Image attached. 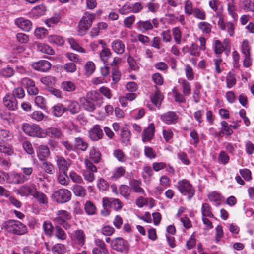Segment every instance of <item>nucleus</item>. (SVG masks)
<instances>
[{
	"instance_id": "f257e3e1",
	"label": "nucleus",
	"mask_w": 254,
	"mask_h": 254,
	"mask_svg": "<svg viewBox=\"0 0 254 254\" xmlns=\"http://www.w3.org/2000/svg\"><path fill=\"white\" fill-rule=\"evenodd\" d=\"M2 228L7 232L16 235H23L28 232L27 226L21 222L15 220H9L5 222Z\"/></svg>"
},
{
	"instance_id": "f03ea898",
	"label": "nucleus",
	"mask_w": 254,
	"mask_h": 254,
	"mask_svg": "<svg viewBox=\"0 0 254 254\" xmlns=\"http://www.w3.org/2000/svg\"><path fill=\"white\" fill-rule=\"evenodd\" d=\"M95 18V15L94 14L85 13L79 22L77 27L78 35H84L91 26Z\"/></svg>"
},
{
	"instance_id": "7ed1b4c3",
	"label": "nucleus",
	"mask_w": 254,
	"mask_h": 254,
	"mask_svg": "<svg viewBox=\"0 0 254 254\" xmlns=\"http://www.w3.org/2000/svg\"><path fill=\"white\" fill-rule=\"evenodd\" d=\"M71 215L69 212L64 210H60L55 212L53 221L67 230L70 227V225L68 222L71 219Z\"/></svg>"
},
{
	"instance_id": "20e7f679",
	"label": "nucleus",
	"mask_w": 254,
	"mask_h": 254,
	"mask_svg": "<svg viewBox=\"0 0 254 254\" xmlns=\"http://www.w3.org/2000/svg\"><path fill=\"white\" fill-rule=\"evenodd\" d=\"M177 187L180 192L187 196L190 200L195 194V189L190 182L186 179H182L178 182Z\"/></svg>"
},
{
	"instance_id": "39448f33",
	"label": "nucleus",
	"mask_w": 254,
	"mask_h": 254,
	"mask_svg": "<svg viewBox=\"0 0 254 254\" xmlns=\"http://www.w3.org/2000/svg\"><path fill=\"white\" fill-rule=\"evenodd\" d=\"M22 129L27 135L38 138H45L44 129L37 124L25 123L22 126Z\"/></svg>"
},
{
	"instance_id": "423d86ee",
	"label": "nucleus",
	"mask_w": 254,
	"mask_h": 254,
	"mask_svg": "<svg viewBox=\"0 0 254 254\" xmlns=\"http://www.w3.org/2000/svg\"><path fill=\"white\" fill-rule=\"evenodd\" d=\"M52 197L57 202L64 203L71 199V193L67 189H61L54 191L52 194Z\"/></svg>"
},
{
	"instance_id": "0eeeda50",
	"label": "nucleus",
	"mask_w": 254,
	"mask_h": 254,
	"mask_svg": "<svg viewBox=\"0 0 254 254\" xmlns=\"http://www.w3.org/2000/svg\"><path fill=\"white\" fill-rule=\"evenodd\" d=\"M111 246L115 250L124 252L127 251L128 245L127 241L121 237H117L111 241Z\"/></svg>"
},
{
	"instance_id": "6e6552de",
	"label": "nucleus",
	"mask_w": 254,
	"mask_h": 254,
	"mask_svg": "<svg viewBox=\"0 0 254 254\" xmlns=\"http://www.w3.org/2000/svg\"><path fill=\"white\" fill-rule=\"evenodd\" d=\"M36 190L34 184H25L19 187L15 192L21 196H33Z\"/></svg>"
},
{
	"instance_id": "1a4fd4ad",
	"label": "nucleus",
	"mask_w": 254,
	"mask_h": 254,
	"mask_svg": "<svg viewBox=\"0 0 254 254\" xmlns=\"http://www.w3.org/2000/svg\"><path fill=\"white\" fill-rule=\"evenodd\" d=\"M218 25L221 30L227 31L231 37H233L234 35L235 28L233 23L231 22L225 23L223 17L220 16L218 21Z\"/></svg>"
},
{
	"instance_id": "9d476101",
	"label": "nucleus",
	"mask_w": 254,
	"mask_h": 254,
	"mask_svg": "<svg viewBox=\"0 0 254 254\" xmlns=\"http://www.w3.org/2000/svg\"><path fill=\"white\" fill-rule=\"evenodd\" d=\"M55 161L58 166L59 171H67L71 165L70 160H66L64 157L57 155Z\"/></svg>"
},
{
	"instance_id": "9b49d317",
	"label": "nucleus",
	"mask_w": 254,
	"mask_h": 254,
	"mask_svg": "<svg viewBox=\"0 0 254 254\" xmlns=\"http://www.w3.org/2000/svg\"><path fill=\"white\" fill-rule=\"evenodd\" d=\"M31 66L34 69L41 71L47 72L51 67V63L46 60H40L32 64Z\"/></svg>"
},
{
	"instance_id": "f8f14e48",
	"label": "nucleus",
	"mask_w": 254,
	"mask_h": 254,
	"mask_svg": "<svg viewBox=\"0 0 254 254\" xmlns=\"http://www.w3.org/2000/svg\"><path fill=\"white\" fill-rule=\"evenodd\" d=\"M150 99L152 104H147L146 106L150 110H154V106L159 107L163 100V95L161 92L156 90L155 93L150 96Z\"/></svg>"
},
{
	"instance_id": "ddd939ff",
	"label": "nucleus",
	"mask_w": 254,
	"mask_h": 254,
	"mask_svg": "<svg viewBox=\"0 0 254 254\" xmlns=\"http://www.w3.org/2000/svg\"><path fill=\"white\" fill-rule=\"evenodd\" d=\"M4 106L10 110H15L17 109V102L16 98L9 95H6L3 99Z\"/></svg>"
},
{
	"instance_id": "4468645a",
	"label": "nucleus",
	"mask_w": 254,
	"mask_h": 254,
	"mask_svg": "<svg viewBox=\"0 0 254 254\" xmlns=\"http://www.w3.org/2000/svg\"><path fill=\"white\" fill-rule=\"evenodd\" d=\"M7 181L9 183L13 184H22L25 182L21 173L15 172L8 174Z\"/></svg>"
},
{
	"instance_id": "2eb2a0df",
	"label": "nucleus",
	"mask_w": 254,
	"mask_h": 254,
	"mask_svg": "<svg viewBox=\"0 0 254 254\" xmlns=\"http://www.w3.org/2000/svg\"><path fill=\"white\" fill-rule=\"evenodd\" d=\"M15 23L19 28L26 32L29 31L32 28L31 22L22 17L16 19Z\"/></svg>"
},
{
	"instance_id": "dca6fc26",
	"label": "nucleus",
	"mask_w": 254,
	"mask_h": 254,
	"mask_svg": "<svg viewBox=\"0 0 254 254\" xmlns=\"http://www.w3.org/2000/svg\"><path fill=\"white\" fill-rule=\"evenodd\" d=\"M85 238L86 236L84 231L81 229L74 231L72 235V238L75 243L81 246L84 244Z\"/></svg>"
},
{
	"instance_id": "f3484780",
	"label": "nucleus",
	"mask_w": 254,
	"mask_h": 254,
	"mask_svg": "<svg viewBox=\"0 0 254 254\" xmlns=\"http://www.w3.org/2000/svg\"><path fill=\"white\" fill-rule=\"evenodd\" d=\"M103 131L99 125H95L89 131V137L93 141H97L103 136Z\"/></svg>"
},
{
	"instance_id": "a211bd4d",
	"label": "nucleus",
	"mask_w": 254,
	"mask_h": 254,
	"mask_svg": "<svg viewBox=\"0 0 254 254\" xmlns=\"http://www.w3.org/2000/svg\"><path fill=\"white\" fill-rule=\"evenodd\" d=\"M45 137L48 136L51 138H60L62 135L61 130L59 128L52 127L44 130Z\"/></svg>"
},
{
	"instance_id": "6ab92c4d",
	"label": "nucleus",
	"mask_w": 254,
	"mask_h": 254,
	"mask_svg": "<svg viewBox=\"0 0 254 254\" xmlns=\"http://www.w3.org/2000/svg\"><path fill=\"white\" fill-rule=\"evenodd\" d=\"M177 119V115L173 112H168L161 116V119L167 124L176 123Z\"/></svg>"
},
{
	"instance_id": "aec40b11",
	"label": "nucleus",
	"mask_w": 254,
	"mask_h": 254,
	"mask_svg": "<svg viewBox=\"0 0 254 254\" xmlns=\"http://www.w3.org/2000/svg\"><path fill=\"white\" fill-rule=\"evenodd\" d=\"M37 157L40 160H45L50 154V150L46 145H40L37 150Z\"/></svg>"
},
{
	"instance_id": "412c9836",
	"label": "nucleus",
	"mask_w": 254,
	"mask_h": 254,
	"mask_svg": "<svg viewBox=\"0 0 254 254\" xmlns=\"http://www.w3.org/2000/svg\"><path fill=\"white\" fill-rule=\"evenodd\" d=\"M112 50L117 54H122L125 51V45L124 43L119 39L114 40L111 43Z\"/></svg>"
},
{
	"instance_id": "4be33fe9",
	"label": "nucleus",
	"mask_w": 254,
	"mask_h": 254,
	"mask_svg": "<svg viewBox=\"0 0 254 254\" xmlns=\"http://www.w3.org/2000/svg\"><path fill=\"white\" fill-rule=\"evenodd\" d=\"M155 126L153 123H151L148 127L144 130V142L150 140L154 136Z\"/></svg>"
},
{
	"instance_id": "5701e85b",
	"label": "nucleus",
	"mask_w": 254,
	"mask_h": 254,
	"mask_svg": "<svg viewBox=\"0 0 254 254\" xmlns=\"http://www.w3.org/2000/svg\"><path fill=\"white\" fill-rule=\"evenodd\" d=\"M221 124L222 127L218 133V135L219 136H221L222 134H226L229 136L233 133V130L231 128V125H229L225 121H222L221 122Z\"/></svg>"
},
{
	"instance_id": "b1692460",
	"label": "nucleus",
	"mask_w": 254,
	"mask_h": 254,
	"mask_svg": "<svg viewBox=\"0 0 254 254\" xmlns=\"http://www.w3.org/2000/svg\"><path fill=\"white\" fill-rule=\"evenodd\" d=\"M79 102L83 107L89 112H92L95 109L94 103L87 100L85 97L80 98Z\"/></svg>"
},
{
	"instance_id": "393cba45",
	"label": "nucleus",
	"mask_w": 254,
	"mask_h": 254,
	"mask_svg": "<svg viewBox=\"0 0 254 254\" xmlns=\"http://www.w3.org/2000/svg\"><path fill=\"white\" fill-rule=\"evenodd\" d=\"M52 109L53 115L55 117H59L66 111V108L62 104L58 103L54 106Z\"/></svg>"
},
{
	"instance_id": "a878e982",
	"label": "nucleus",
	"mask_w": 254,
	"mask_h": 254,
	"mask_svg": "<svg viewBox=\"0 0 254 254\" xmlns=\"http://www.w3.org/2000/svg\"><path fill=\"white\" fill-rule=\"evenodd\" d=\"M178 82L182 85L183 94L185 96L190 95L191 93L190 84L183 78L179 79Z\"/></svg>"
},
{
	"instance_id": "bb28decb",
	"label": "nucleus",
	"mask_w": 254,
	"mask_h": 254,
	"mask_svg": "<svg viewBox=\"0 0 254 254\" xmlns=\"http://www.w3.org/2000/svg\"><path fill=\"white\" fill-rule=\"evenodd\" d=\"M33 196L39 203L42 204H47L48 203V199L46 194L42 192L37 191V189L34 194H33Z\"/></svg>"
},
{
	"instance_id": "cd10ccee",
	"label": "nucleus",
	"mask_w": 254,
	"mask_h": 254,
	"mask_svg": "<svg viewBox=\"0 0 254 254\" xmlns=\"http://www.w3.org/2000/svg\"><path fill=\"white\" fill-rule=\"evenodd\" d=\"M101 157V153L97 149L93 148L89 153V158L94 163H97L100 162Z\"/></svg>"
},
{
	"instance_id": "c85d7f7f",
	"label": "nucleus",
	"mask_w": 254,
	"mask_h": 254,
	"mask_svg": "<svg viewBox=\"0 0 254 254\" xmlns=\"http://www.w3.org/2000/svg\"><path fill=\"white\" fill-rule=\"evenodd\" d=\"M48 40L50 43L59 46L63 45L64 43V38L62 37L57 35L49 36L48 37Z\"/></svg>"
},
{
	"instance_id": "c756f323",
	"label": "nucleus",
	"mask_w": 254,
	"mask_h": 254,
	"mask_svg": "<svg viewBox=\"0 0 254 254\" xmlns=\"http://www.w3.org/2000/svg\"><path fill=\"white\" fill-rule=\"evenodd\" d=\"M201 211L202 217H214V215L211 211V207L208 203L202 204Z\"/></svg>"
},
{
	"instance_id": "7c9ffc66",
	"label": "nucleus",
	"mask_w": 254,
	"mask_h": 254,
	"mask_svg": "<svg viewBox=\"0 0 254 254\" xmlns=\"http://www.w3.org/2000/svg\"><path fill=\"white\" fill-rule=\"evenodd\" d=\"M227 10L229 14L231 16L232 18L234 20H237L238 19V15L236 13L237 8L234 1H232L228 3Z\"/></svg>"
},
{
	"instance_id": "2f4dec72",
	"label": "nucleus",
	"mask_w": 254,
	"mask_h": 254,
	"mask_svg": "<svg viewBox=\"0 0 254 254\" xmlns=\"http://www.w3.org/2000/svg\"><path fill=\"white\" fill-rule=\"evenodd\" d=\"M58 181L62 185H67L69 182L67 176V171L65 172L64 171H59L58 176Z\"/></svg>"
},
{
	"instance_id": "473e14b6",
	"label": "nucleus",
	"mask_w": 254,
	"mask_h": 254,
	"mask_svg": "<svg viewBox=\"0 0 254 254\" xmlns=\"http://www.w3.org/2000/svg\"><path fill=\"white\" fill-rule=\"evenodd\" d=\"M37 49L40 52L48 55H53L54 53V50L51 47L44 43H38Z\"/></svg>"
},
{
	"instance_id": "72a5a7b5",
	"label": "nucleus",
	"mask_w": 254,
	"mask_h": 254,
	"mask_svg": "<svg viewBox=\"0 0 254 254\" xmlns=\"http://www.w3.org/2000/svg\"><path fill=\"white\" fill-rule=\"evenodd\" d=\"M40 167L44 172L48 174H53L55 172V167L49 162L44 161Z\"/></svg>"
},
{
	"instance_id": "f704fd0d",
	"label": "nucleus",
	"mask_w": 254,
	"mask_h": 254,
	"mask_svg": "<svg viewBox=\"0 0 254 254\" xmlns=\"http://www.w3.org/2000/svg\"><path fill=\"white\" fill-rule=\"evenodd\" d=\"M62 89L67 92H73L76 89L75 84L71 81H64L61 83Z\"/></svg>"
},
{
	"instance_id": "c9c22d12",
	"label": "nucleus",
	"mask_w": 254,
	"mask_h": 254,
	"mask_svg": "<svg viewBox=\"0 0 254 254\" xmlns=\"http://www.w3.org/2000/svg\"><path fill=\"white\" fill-rule=\"evenodd\" d=\"M112 52L109 48L104 47L100 53V58L102 61L106 64L111 57Z\"/></svg>"
},
{
	"instance_id": "e433bc0d",
	"label": "nucleus",
	"mask_w": 254,
	"mask_h": 254,
	"mask_svg": "<svg viewBox=\"0 0 254 254\" xmlns=\"http://www.w3.org/2000/svg\"><path fill=\"white\" fill-rule=\"evenodd\" d=\"M75 147L82 151H85L87 147V143L81 137H77L75 139Z\"/></svg>"
},
{
	"instance_id": "4c0bfd02",
	"label": "nucleus",
	"mask_w": 254,
	"mask_h": 254,
	"mask_svg": "<svg viewBox=\"0 0 254 254\" xmlns=\"http://www.w3.org/2000/svg\"><path fill=\"white\" fill-rule=\"evenodd\" d=\"M68 42L70 45L71 48L76 51L80 53H85L86 51L84 48L80 46L78 43L72 38H68Z\"/></svg>"
},
{
	"instance_id": "58836bf2",
	"label": "nucleus",
	"mask_w": 254,
	"mask_h": 254,
	"mask_svg": "<svg viewBox=\"0 0 254 254\" xmlns=\"http://www.w3.org/2000/svg\"><path fill=\"white\" fill-rule=\"evenodd\" d=\"M208 198L214 204L219 206L220 204L221 198L220 195L216 192H212L208 195Z\"/></svg>"
},
{
	"instance_id": "ea45409f",
	"label": "nucleus",
	"mask_w": 254,
	"mask_h": 254,
	"mask_svg": "<svg viewBox=\"0 0 254 254\" xmlns=\"http://www.w3.org/2000/svg\"><path fill=\"white\" fill-rule=\"evenodd\" d=\"M35 105L41 109H45L47 107V101L42 96H37L34 99Z\"/></svg>"
},
{
	"instance_id": "a19ab883",
	"label": "nucleus",
	"mask_w": 254,
	"mask_h": 254,
	"mask_svg": "<svg viewBox=\"0 0 254 254\" xmlns=\"http://www.w3.org/2000/svg\"><path fill=\"white\" fill-rule=\"evenodd\" d=\"M185 73L186 77L189 81H192L194 79V72L193 68L188 64L185 65Z\"/></svg>"
},
{
	"instance_id": "79ce46f5",
	"label": "nucleus",
	"mask_w": 254,
	"mask_h": 254,
	"mask_svg": "<svg viewBox=\"0 0 254 254\" xmlns=\"http://www.w3.org/2000/svg\"><path fill=\"white\" fill-rule=\"evenodd\" d=\"M189 53L193 56L198 57L200 55V48L198 46L194 43H192L189 47Z\"/></svg>"
},
{
	"instance_id": "37998d69",
	"label": "nucleus",
	"mask_w": 254,
	"mask_h": 254,
	"mask_svg": "<svg viewBox=\"0 0 254 254\" xmlns=\"http://www.w3.org/2000/svg\"><path fill=\"white\" fill-rule=\"evenodd\" d=\"M198 27L204 33L209 34L211 31V25L206 22H199L198 24Z\"/></svg>"
},
{
	"instance_id": "c03bdc74",
	"label": "nucleus",
	"mask_w": 254,
	"mask_h": 254,
	"mask_svg": "<svg viewBox=\"0 0 254 254\" xmlns=\"http://www.w3.org/2000/svg\"><path fill=\"white\" fill-rule=\"evenodd\" d=\"M144 172L145 174H144V182L146 184H148L151 180L153 171L150 167H145L144 168Z\"/></svg>"
},
{
	"instance_id": "a18cd8bd",
	"label": "nucleus",
	"mask_w": 254,
	"mask_h": 254,
	"mask_svg": "<svg viewBox=\"0 0 254 254\" xmlns=\"http://www.w3.org/2000/svg\"><path fill=\"white\" fill-rule=\"evenodd\" d=\"M85 74L87 76L91 75L95 71V66L92 61H88L84 65Z\"/></svg>"
},
{
	"instance_id": "49530a36",
	"label": "nucleus",
	"mask_w": 254,
	"mask_h": 254,
	"mask_svg": "<svg viewBox=\"0 0 254 254\" xmlns=\"http://www.w3.org/2000/svg\"><path fill=\"white\" fill-rule=\"evenodd\" d=\"M54 235L57 239L61 240H64L67 237L65 231L59 226L56 227Z\"/></svg>"
},
{
	"instance_id": "de8ad7c7",
	"label": "nucleus",
	"mask_w": 254,
	"mask_h": 254,
	"mask_svg": "<svg viewBox=\"0 0 254 254\" xmlns=\"http://www.w3.org/2000/svg\"><path fill=\"white\" fill-rule=\"evenodd\" d=\"M65 251V246L62 244H56L52 248L53 254H64Z\"/></svg>"
},
{
	"instance_id": "09e8293b",
	"label": "nucleus",
	"mask_w": 254,
	"mask_h": 254,
	"mask_svg": "<svg viewBox=\"0 0 254 254\" xmlns=\"http://www.w3.org/2000/svg\"><path fill=\"white\" fill-rule=\"evenodd\" d=\"M67 110L73 114L77 113L80 110L78 103L76 101H69Z\"/></svg>"
},
{
	"instance_id": "8fccbe9b",
	"label": "nucleus",
	"mask_w": 254,
	"mask_h": 254,
	"mask_svg": "<svg viewBox=\"0 0 254 254\" xmlns=\"http://www.w3.org/2000/svg\"><path fill=\"white\" fill-rule=\"evenodd\" d=\"M73 191L76 196L83 197L86 195L85 189L80 185H74L73 187Z\"/></svg>"
},
{
	"instance_id": "3c124183",
	"label": "nucleus",
	"mask_w": 254,
	"mask_h": 254,
	"mask_svg": "<svg viewBox=\"0 0 254 254\" xmlns=\"http://www.w3.org/2000/svg\"><path fill=\"white\" fill-rule=\"evenodd\" d=\"M214 52L216 54H221L225 50V47L219 40H215L213 44Z\"/></svg>"
},
{
	"instance_id": "603ef678",
	"label": "nucleus",
	"mask_w": 254,
	"mask_h": 254,
	"mask_svg": "<svg viewBox=\"0 0 254 254\" xmlns=\"http://www.w3.org/2000/svg\"><path fill=\"white\" fill-rule=\"evenodd\" d=\"M84 208L86 212L88 215L94 214L96 210L95 205L90 201H88L85 203Z\"/></svg>"
},
{
	"instance_id": "864d4df0",
	"label": "nucleus",
	"mask_w": 254,
	"mask_h": 254,
	"mask_svg": "<svg viewBox=\"0 0 254 254\" xmlns=\"http://www.w3.org/2000/svg\"><path fill=\"white\" fill-rule=\"evenodd\" d=\"M194 9L192 2L190 0H187L184 2V11L187 15L192 14Z\"/></svg>"
},
{
	"instance_id": "5fc2aeb1",
	"label": "nucleus",
	"mask_w": 254,
	"mask_h": 254,
	"mask_svg": "<svg viewBox=\"0 0 254 254\" xmlns=\"http://www.w3.org/2000/svg\"><path fill=\"white\" fill-rule=\"evenodd\" d=\"M0 152L11 155L14 153V151L10 146L5 145L4 143L0 142Z\"/></svg>"
},
{
	"instance_id": "6e6d98bb",
	"label": "nucleus",
	"mask_w": 254,
	"mask_h": 254,
	"mask_svg": "<svg viewBox=\"0 0 254 254\" xmlns=\"http://www.w3.org/2000/svg\"><path fill=\"white\" fill-rule=\"evenodd\" d=\"M46 10V7L44 4L39 5L32 9V12L37 15L40 16L45 14Z\"/></svg>"
},
{
	"instance_id": "4d7b16f0",
	"label": "nucleus",
	"mask_w": 254,
	"mask_h": 254,
	"mask_svg": "<svg viewBox=\"0 0 254 254\" xmlns=\"http://www.w3.org/2000/svg\"><path fill=\"white\" fill-rule=\"evenodd\" d=\"M14 75L13 69L7 66L0 70V75L4 77H10Z\"/></svg>"
},
{
	"instance_id": "13d9d810",
	"label": "nucleus",
	"mask_w": 254,
	"mask_h": 254,
	"mask_svg": "<svg viewBox=\"0 0 254 254\" xmlns=\"http://www.w3.org/2000/svg\"><path fill=\"white\" fill-rule=\"evenodd\" d=\"M241 50L243 55L250 54L251 46L247 39L243 40L241 44Z\"/></svg>"
},
{
	"instance_id": "bf43d9fd",
	"label": "nucleus",
	"mask_w": 254,
	"mask_h": 254,
	"mask_svg": "<svg viewBox=\"0 0 254 254\" xmlns=\"http://www.w3.org/2000/svg\"><path fill=\"white\" fill-rule=\"evenodd\" d=\"M48 34L46 29L43 27L36 28L34 31V35L38 39H42L45 37Z\"/></svg>"
},
{
	"instance_id": "052dcab7",
	"label": "nucleus",
	"mask_w": 254,
	"mask_h": 254,
	"mask_svg": "<svg viewBox=\"0 0 254 254\" xmlns=\"http://www.w3.org/2000/svg\"><path fill=\"white\" fill-rule=\"evenodd\" d=\"M229 157L226 152L222 151L220 152L218 158V161L219 163L225 165L229 162Z\"/></svg>"
},
{
	"instance_id": "680f3d73",
	"label": "nucleus",
	"mask_w": 254,
	"mask_h": 254,
	"mask_svg": "<svg viewBox=\"0 0 254 254\" xmlns=\"http://www.w3.org/2000/svg\"><path fill=\"white\" fill-rule=\"evenodd\" d=\"M130 132L128 130H122L121 133V141L127 144L130 140Z\"/></svg>"
},
{
	"instance_id": "e2e57ef3",
	"label": "nucleus",
	"mask_w": 254,
	"mask_h": 254,
	"mask_svg": "<svg viewBox=\"0 0 254 254\" xmlns=\"http://www.w3.org/2000/svg\"><path fill=\"white\" fill-rule=\"evenodd\" d=\"M242 3L245 10L254 13V2H252L250 0H244Z\"/></svg>"
},
{
	"instance_id": "0e129e2a",
	"label": "nucleus",
	"mask_w": 254,
	"mask_h": 254,
	"mask_svg": "<svg viewBox=\"0 0 254 254\" xmlns=\"http://www.w3.org/2000/svg\"><path fill=\"white\" fill-rule=\"evenodd\" d=\"M174 40L177 44L181 42L182 33L181 30L178 27H175L172 30Z\"/></svg>"
},
{
	"instance_id": "69168bd1",
	"label": "nucleus",
	"mask_w": 254,
	"mask_h": 254,
	"mask_svg": "<svg viewBox=\"0 0 254 254\" xmlns=\"http://www.w3.org/2000/svg\"><path fill=\"white\" fill-rule=\"evenodd\" d=\"M190 136L191 138V143L196 147L199 142V137L198 133L193 129L191 131Z\"/></svg>"
},
{
	"instance_id": "338daca9",
	"label": "nucleus",
	"mask_w": 254,
	"mask_h": 254,
	"mask_svg": "<svg viewBox=\"0 0 254 254\" xmlns=\"http://www.w3.org/2000/svg\"><path fill=\"white\" fill-rule=\"evenodd\" d=\"M130 185L133 189V190L136 192H140L142 190L140 187L141 185V181L137 180H133L130 181Z\"/></svg>"
},
{
	"instance_id": "774afa93",
	"label": "nucleus",
	"mask_w": 254,
	"mask_h": 254,
	"mask_svg": "<svg viewBox=\"0 0 254 254\" xmlns=\"http://www.w3.org/2000/svg\"><path fill=\"white\" fill-rule=\"evenodd\" d=\"M94 172L88 170H84L83 171V175L84 179L89 182H92L95 179Z\"/></svg>"
}]
</instances>
